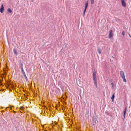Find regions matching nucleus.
I'll list each match as a JSON object with an SVG mask.
<instances>
[{
  "label": "nucleus",
  "instance_id": "nucleus-1",
  "mask_svg": "<svg viewBox=\"0 0 131 131\" xmlns=\"http://www.w3.org/2000/svg\"><path fill=\"white\" fill-rule=\"evenodd\" d=\"M120 75L122 79L123 80V81L125 82H127V80L125 78L124 72L123 71H120Z\"/></svg>",
  "mask_w": 131,
  "mask_h": 131
},
{
  "label": "nucleus",
  "instance_id": "nucleus-2",
  "mask_svg": "<svg viewBox=\"0 0 131 131\" xmlns=\"http://www.w3.org/2000/svg\"><path fill=\"white\" fill-rule=\"evenodd\" d=\"M112 30H110L109 32V37L110 39L112 36L113 34L112 33Z\"/></svg>",
  "mask_w": 131,
  "mask_h": 131
},
{
  "label": "nucleus",
  "instance_id": "nucleus-3",
  "mask_svg": "<svg viewBox=\"0 0 131 131\" xmlns=\"http://www.w3.org/2000/svg\"><path fill=\"white\" fill-rule=\"evenodd\" d=\"M4 9L3 7V4H2L1 7L0 8V12L1 13H2L4 11Z\"/></svg>",
  "mask_w": 131,
  "mask_h": 131
},
{
  "label": "nucleus",
  "instance_id": "nucleus-4",
  "mask_svg": "<svg viewBox=\"0 0 131 131\" xmlns=\"http://www.w3.org/2000/svg\"><path fill=\"white\" fill-rule=\"evenodd\" d=\"M122 5V6L124 7L126 6V3L124 0H121Z\"/></svg>",
  "mask_w": 131,
  "mask_h": 131
},
{
  "label": "nucleus",
  "instance_id": "nucleus-5",
  "mask_svg": "<svg viewBox=\"0 0 131 131\" xmlns=\"http://www.w3.org/2000/svg\"><path fill=\"white\" fill-rule=\"evenodd\" d=\"M96 73L95 72H94L93 73V80L96 79Z\"/></svg>",
  "mask_w": 131,
  "mask_h": 131
},
{
  "label": "nucleus",
  "instance_id": "nucleus-6",
  "mask_svg": "<svg viewBox=\"0 0 131 131\" xmlns=\"http://www.w3.org/2000/svg\"><path fill=\"white\" fill-rule=\"evenodd\" d=\"M127 110V107H125V109L124 110V118L125 117L126 114V111Z\"/></svg>",
  "mask_w": 131,
  "mask_h": 131
},
{
  "label": "nucleus",
  "instance_id": "nucleus-7",
  "mask_svg": "<svg viewBox=\"0 0 131 131\" xmlns=\"http://www.w3.org/2000/svg\"><path fill=\"white\" fill-rule=\"evenodd\" d=\"M88 5V1H87L85 2V7L84 10H86L87 7Z\"/></svg>",
  "mask_w": 131,
  "mask_h": 131
},
{
  "label": "nucleus",
  "instance_id": "nucleus-8",
  "mask_svg": "<svg viewBox=\"0 0 131 131\" xmlns=\"http://www.w3.org/2000/svg\"><path fill=\"white\" fill-rule=\"evenodd\" d=\"M115 93H114L113 95H112V97H111V99L112 100V101L113 102L114 101V99L115 98Z\"/></svg>",
  "mask_w": 131,
  "mask_h": 131
},
{
  "label": "nucleus",
  "instance_id": "nucleus-9",
  "mask_svg": "<svg viewBox=\"0 0 131 131\" xmlns=\"http://www.w3.org/2000/svg\"><path fill=\"white\" fill-rule=\"evenodd\" d=\"M13 52L15 55H17L18 53L15 48L13 49Z\"/></svg>",
  "mask_w": 131,
  "mask_h": 131
},
{
  "label": "nucleus",
  "instance_id": "nucleus-10",
  "mask_svg": "<svg viewBox=\"0 0 131 131\" xmlns=\"http://www.w3.org/2000/svg\"><path fill=\"white\" fill-rule=\"evenodd\" d=\"M92 123L93 125H95L96 123V120L95 119L93 118Z\"/></svg>",
  "mask_w": 131,
  "mask_h": 131
},
{
  "label": "nucleus",
  "instance_id": "nucleus-11",
  "mask_svg": "<svg viewBox=\"0 0 131 131\" xmlns=\"http://www.w3.org/2000/svg\"><path fill=\"white\" fill-rule=\"evenodd\" d=\"M94 81V84L95 85L96 87H97V80L96 79L93 80Z\"/></svg>",
  "mask_w": 131,
  "mask_h": 131
},
{
  "label": "nucleus",
  "instance_id": "nucleus-12",
  "mask_svg": "<svg viewBox=\"0 0 131 131\" xmlns=\"http://www.w3.org/2000/svg\"><path fill=\"white\" fill-rule=\"evenodd\" d=\"M97 50L99 54H100L101 53V49H100L99 48H98Z\"/></svg>",
  "mask_w": 131,
  "mask_h": 131
},
{
  "label": "nucleus",
  "instance_id": "nucleus-13",
  "mask_svg": "<svg viewBox=\"0 0 131 131\" xmlns=\"http://www.w3.org/2000/svg\"><path fill=\"white\" fill-rule=\"evenodd\" d=\"M24 77H25L26 80V81H28V78H27V77H26V74H25V75H24Z\"/></svg>",
  "mask_w": 131,
  "mask_h": 131
},
{
  "label": "nucleus",
  "instance_id": "nucleus-14",
  "mask_svg": "<svg viewBox=\"0 0 131 131\" xmlns=\"http://www.w3.org/2000/svg\"><path fill=\"white\" fill-rule=\"evenodd\" d=\"M7 11L9 13H11L12 12V11L10 8H8L7 9Z\"/></svg>",
  "mask_w": 131,
  "mask_h": 131
},
{
  "label": "nucleus",
  "instance_id": "nucleus-15",
  "mask_svg": "<svg viewBox=\"0 0 131 131\" xmlns=\"http://www.w3.org/2000/svg\"><path fill=\"white\" fill-rule=\"evenodd\" d=\"M21 70L22 73H23V75L25 74V72L23 70V69H21Z\"/></svg>",
  "mask_w": 131,
  "mask_h": 131
},
{
  "label": "nucleus",
  "instance_id": "nucleus-16",
  "mask_svg": "<svg viewBox=\"0 0 131 131\" xmlns=\"http://www.w3.org/2000/svg\"><path fill=\"white\" fill-rule=\"evenodd\" d=\"M91 4H93L94 3V0H90Z\"/></svg>",
  "mask_w": 131,
  "mask_h": 131
},
{
  "label": "nucleus",
  "instance_id": "nucleus-17",
  "mask_svg": "<svg viewBox=\"0 0 131 131\" xmlns=\"http://www.w3.org/2000/svg\"><path fill=\"white\" fill-rule=\"evenodd\" d=\"M20 67L21 69H23V64L22 63H21V65H20Z\"/></svg>",
  "mask_w": 131,
  "mask_h": 131
},
{
  "label": "nucleus",
  "instance_id": "nucleus-18",
  "mask_svg": "<svg viewBox=\"0 0 131 131\" xmlns=\"http://www.w3.org/2000/svg\"><path fill=\"white\" fill-rule=\"evenodd\" d=\"M86 10H84V11L83 12V16H84V15H85V13Z\"/></svg>",
  "mask_w": 131,
  "mask_h": 131
},
{
  "label": "nucleus",
  "instance_id": "nucleus-19",
  "mask_svg": "<svg viewBox=\"0 0 131 131\" xmlns=\"http://www.w3.org/2000/svg\"><path fill=\"white\" fill-rule=\"evenodd\" d=\"M122 34L123 35H125V33L124 32V31H123V32H122Z\"/></svg>",
  "mask_w": 131,
  "mask_h": 131
},
{
  "label": "nucleus",
  "instance_id": "nucleus-20",
  "mask_svg": "<svg viewBox=\"0 0 131 131\" xmlns=\"http://www.w3.org/2000/svg\"><path fill=\"white\" fill-rule=\"evenodd\" d=\"M2 84V82L1 80H0V85H1Z\"/></svg>",
  "mask_w": 131,
  "mask_h": 131
},
{
  "label": "nucleus",
  "instance_id": "nucleus-21",
  "mask_svg": "<svg viewBox=\"0 0 131 131\" xmlns=\"http://www.w3.org/2000/svg\"><path fill=\"white\" fill-rule=\"evenodd\" d=\"M24 108V107H20V109H23V108Z\"/></svg>",
  "mask_w": 131,
  "mask_h": 131
},
{
  "label": "nucleus",
  "instance_id": "nucleus-22",
  "mask_svg": "<svg viewBox=\"0 0 131 131\" xmlns=\"http://www.w3.org/2000/svg\"><path fill=\"white\" fill-rule=\"evenodd\" d=\"M114 88V85H112V89H113Z\"/></svg>",
  "mask_w": 131,
  "mask_h": 131
},
{
  "label": "nucleus",
  "instance_id": "nucleus-23",
  "mask_svg": "<svg viewBox=\"0 0 131 131\" xmlns=\"http://www.w3.org/2000/svg\"><path fill=\"white\" fill-rule=\"evenodd\" d=\"M111 85L112 86V85H114V84H113V83H111Z\"/></svg>",
  "mask_w": 131,
  "mask_h": 131
},
{
  "label": "nucleus",
  "instance_id": "nucleus-24",
  "mask_svg": "<svg viewBox=\"0 0 131 131\" xmlns=\"http://www.w3.org/2000/svg\"><path fill=\"white\" fill-rule=\"evenodd\" d=\"M65 45V47H66V46H67V45H66V44H64V46Z\"/></svg>",
  "mask_w": 131,
  "mask_h": 131
},
{
  "label": "nucleus",
  "instance_id": "nucleus-25",
  "mask_svg": "<svg viewBox=\"0 0 131 131\" xmlns=\"http://www.w3.org/2000/svg\"><path fill=\"white\" fill-rule=\"evenodd\" d=\"M129 35L130 36V37H131V36L130 35V34H129Z\"/></svg>",
  "mask_w": 131,
  "mask_h": 131
}]
</instances>
